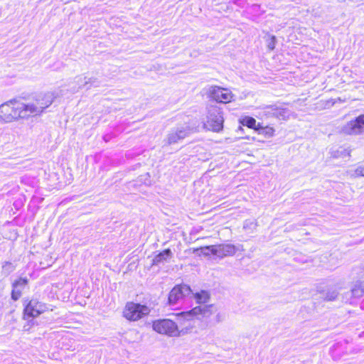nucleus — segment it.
Masks as SVG:
<instances>
[{
	"mask_svg": "<svg viewBox=\"0 0 364 364\" xmlns=\"http://www.w3.org/2000/svg\"><path fill=\"white\" fill-rule=\"evenodd\" d=\"M193 297L198 304H205L210 299V294L207 291L201 290L194 294Z\"/></svg>",
	"mask_w": 364,
	"mask_h": 364,
	"instance_id": "nucleus-15",
	"label": "nucleus"
},
{
	"mask_svg": "<svg viewBox=\"0 0 364 364\" xmlns=\"http://www.w3.org/2000/svg\"><path fill=\"white\" fill-rule=\"evenodd\" d=\"M332 156L334 158H345L350 156V151L347 149L340 147L338 150L332 153Z\"/></svg>",
	"mask_w": 364,
	"mask_h": 364,
	"instance_id": "nucleus-21",
	"label": "nucleus"
},
{
	"mask_svg": "<svg viewBox=\"0 0 364 364\" xmlns=\"http://www.w3.org/2000/svg\"><path fill=\"white\" fill-rule=\"evenodd\" d=\"M19 102L13 99L0 105V121L11 122L21 118Z\"/></svg>",
	"mask_w": 364,
	"mask_h": 364,
	"instance_id": "nucleus-4",
	"label": "nucleus"
},
{
	"mask_svg": "<svg viewBox=\"0 0 364 364\" xmlns=\"http://www.w3.org/2000/svg\"><path fill=\"white\" fill-rule=\"evenodd\" d=\"M28 279L26 277H18L14 279L11 284V299L14 301L18 300L24 289L28 287Z\"/></svg>",
	"mask_w": 364,
	"mask_h": 364,
	"instance_id": "nucleus-11",
	"label": "nucleus"
},
{
	"mask_svg": "<svg viewBox=\"0 0 364 364\" xmlns=\"http://www.w3.org/2000/svg\"><path fill=\"white\" fill-rule=\"evenodd\" d=\"M360 308L364 310V299L360 303Z\"/></svg>",
	"mask_w": 364,
	"mask_h": 364,
	"instance_id": "nucleus-32",
	"label": "nucleus"
},
{
	"mask_svg": "<svg viewBox=\"0 0 364 364\" xmlns=\"http://www.w3.org/2000/svg\"><path fill=\"white\" fill-rule=\"evenodd\" d=\"M84 85H90V86L87 87L89 89L91 87H99L100 86V81L96 77H90L87 79V80H85Z\"/></svg>",
	"mask_w": 364,
	"mask_h": 364,
	"instance_id": "nucleus-24",
	"label": "nucleus"
},
{
	"mask_svg": "<svg viewBox=\"0 0 364 364\" xmlns=\"http://www.w3.org/2000/svg\"><path fill=\"white\" fill-rule=\"evenodd\" d=\"M56 96L53 92L40 94L31 102L23 103L19 102L21 119L40 115L44 110L52 105Z\"/></svg>",
	"mask_w": 364,
	"mask_h": 364,
	"instance_id": "nucleus-1",
	"label": "nucleus"
},
{
	"mask_svg": "<svg viewBox=\"0 0 364 364\" xmlns=\"http://www.w3.org/2000/svg\"><path fill=\"white\" fill-rule=\"evenodd\" d=\"M364 132V114L346 123L341 129V132L348 135L359 134Z\"/></svg>",
	"mask_w": 364,
	"mask_h": 364,
	"instance_id": "nucleus-9",
	"label": "nucleus"
},
{
	"mask_svg": "<svg viewBox=\"0 0 364 364\" xmlns=\"http://www.w3.org/2000/svg\"><path fill=\"white\" fill-rule=\"evenodd\" d=\"M259 114L262 118H274V105L264 107L261 109Z\"/></svg>",
	"mask_w": 364,
	"mask_h": 364,
	"instance_id": "nucleus-17",
	"label": "nucleus"
},
{
	"mask_svg": "<svg viewBox=\"0 0 364 364\" xmlns=\"http://www.w3.org/2000/svg\"><path fill=\"white\" fill-rule=\"evenodd\" d=\"M262 133H264L266 135L271 136L274 134V129L272 127H266L264 128H262Z\"/></svg>",
	"mask_w": 364,
	"mask_h": 364,
	"instance_id": "nucleus-29",
	"label": "nucleus"
},
{
	"mask_svg": "<svg viewBox=\"0 0 364 364\" xmlns=\"http://www.w3.org/2000/svg\"><path fill=\"white\" fill-rule=\"evenodd\" d=\"M257 225L256 223L252 220H245L243 225V228L245 230H253L255 229Z\"/></svg>",
	"mask_w": 364,
	"mask_h": 364,
	"instance_id": "nucleus-26",
	"label": "nucleus"
},
{
	"mask_svg": "<svg viewBox=\"0 0 364 364\" xmlns=\"http://www.w3.org/2000/svg\"><path fill=\"white\" fill-rule=\"evenodd\" d=\"M204 127L213 132H219L223 127V112L220 108L210 107L208 109L207 120L204 123Z\"/></svg>",
	"mask_w": 364,
	"mask_h": 364,
	"instance_id": "nucleus-5",
	"label": "nucleus"
},
{
	"mask_svg": "<svg viewBox=\"0 0 364 364\" xmlns=\"http://www.w3.org/2000/svg\"><path fill=\"white\" fill-rule=\"evenodd\" d=\"M153 329L159 333L169 336L180 335L177 325L171 319H159L154 321Z\"/></svg>",
	"mask_w": 364,
	"mask_h": 364,
	"instance_id": "nucleus-7",
	"label": "nucleus"
},
{
	"mask_svg": "<svg viewBox=\"0 0 364 364\" xmlns=\"http://www.w3.org/2000/svg\"><path fill=\"white\" fill-rule=\"evenodd\" d=\"M174 132L178 135L179 138L182 140L192 133V129L189 127H181L177 128Z\"/></svg>",
	"mask_w": 364,
	"mask_h": 364,
	"instance_id": "nucleus-19",
	"label": "nucleus"
},
{
	"mask_svg": "<svg viewBox=\"0 0 364 364\" xmlns=\"http://www.w3.org/2000/svg\"><path fill=\"white\" fill-rule=\"evenodd\" d=\"M191 294H193L189 286L186 284L177 285L172 289L168 294V304L175 306Z\"/></svg>",
	"mask_w": 364,
	"mask_h": 364,
	"instance_id": "nucleus-8",
	"label": "nucleus"
},
{
	"mask_svg": "<svg viewBox=\"0 0 364 364\" xmlns=\"http://www.w3.org/2000/svg\"><path fill=\"white\" fill-rule=\"evenodd\" d=\"M217 311L215 305L198 306L191 310L181 311L177 314L179 319L183 321H192L195 318L203 319L209 318L213 313Z\"/></svg>",
	"mask_w": 364,
	"mask_h": 364,
	"instance_id": "nucleus-2",
	"label": "nucleus"
},
{
	"mask_svg": "<svg viewBox=\"0 0 364 364\" xmlns=\"http://www.w3.org/2000/svg\"><path fill=\"white\" fill-rule=\"evenodd\" d=\"M276 37L272 36L267 41V47L269 50H273L275 48Z\"/></svg>",
	"mask_w": 364,
	"mask_h": 364,
	"instance_id": "nucleus-27",
	"label": "nucleus"
},
{
	"mask_svg": "<svg viewBox=\"0 0 364 364\" xmlns=\"http://www.w3.org/2000/svg\"><path fill=\"white\" fill-rule=\"evenodd\" d=\"M210 97L218 102L228 103L231 101L233 95L229 90L215 86L210 90Z\"/></svg>",
	"mask_w": 364,
	"mask_h": 364,
	"instance_id": "nucleus-10",
	"label": "nucleus"
},
{
	"mask_svg": "<svg viewBox=\"0 0 364 364\" xmlns=\"http://www.w3.org/2000/svg\"><path fill=\"white\" fill-rule=\"evenodd\" d=\"M172 257H173L172 251L169 248L166 249L154 256V257L152 259V264L153 265H159L165 262H168Z\"/></svg>",
	"mask_w": 364,
	"mask_h": 364,
	"instance_id": "nucleus-13",
	"label": "nucleus"
},
{
	"mask_svg": "<svg viewBox=\"0 0 364 364\" xmlns=\"http://www.w3.org/2000/svg\"><path fill=\"white\" fill-rule=\"evenodd\" d=\"M351 294L353 297L359 298L364 294V291L362 289L360 285L356 283L351 290Z\"/></svg>",
	"mask_w": 364,
	"mask_h": 364,
	"instance_id": "nucleus-22",
	"label": "nucleus"
},
{
	"mask_svg": "<svg viewBox=\"0 0 364 364\" xmlns=\"http://www.w3.org/2000/svg\"><path fill=\"white\" fill-rule=\"evenodd\" d=\"M150 313L149 308L146 305L127 303L124 310V316L129 321H137Z\"/></svg>",
	"mask_w": 364,
	"mask_h": 364,
	"instance_id": "nucleus-6",
	"label": "nucleus"
},
{
	"mask_svg": "<svg viewBox=\"0 0 364 364\" xmlns=\"http://www.w3.org/2000/svg\"><path fill=\"white\" fill-rule=\"evenodd\" d=\"M217 257L223 258L225 257L232 256L235 254L237 249L232 244H221L216 245Z\"/></svg>",
	"mask_w": 364,
	"mask_h": 364,
	"instance_id": "nucleus-12",
	"label": "nucleus"
},
{
	"mask_svg": "<svg viewBox=\"0 0 364 364\" xmlns=\"http://www.w3.org/2000/svg\"><path fill=\"white\" fill-rule=\"evenodd\" d=\"M23 306V318L29 320L36 318L48 309L47 305L36 298H24L22 301Z\"/></svg>",
	"mask_w": 364,
	"mask_h": 364,
	"instance_id": "nucleus-3",
	"label": "nucleus"
},
{
	"mask_svg": "<svg viewBox=\"0 0 364 364\" xmlns=\"http://www.w3.org/2000/svg\"><path fill=\"white\" fill-rule=\"evenodd\" d=\"M241 122L249 128H253L256 124V120L251 117H245Z\"/></svg>",
	"mask_w": 364,
	"mask_h": 364,
	"instance_id": "nucleus-23",
	"label": "nucleus"
},
{
	"mask_svg": "<svg viewBox=\"0 0 364 364\" xmlns=\"http://www.w3.org/2000/svg\"><path fill=\"white\" fill-rule=\"evenodd\" d=\"M201 254L205 256L215 255L217 256L216 245H210L201 248Z\"/></svg>",
	"mask_w": 364,
	"mask_h": 364,
	"instance_id": "nucleus-20",
	"label": "nucleus"
},
{
	"mask_svg": "<svg viewBox=\"0 0 364 364\" xmlns=\"http://www.w3.org/2000/svg\"><path fill=\"white\" fill-rule=\"evenodd\" d=\"M274 118L286 120L291 114V111L284 105H274Z\"/></svg>",
	"mask_w": 364,
	"mask_h": 364,
	"instance_id": "nucleus-14",
	"label": "nucleus"
},
{
	"mask_svg": "<svg viewBox=\"0 0 364 364\" xmlns=\"http://www.w3.org/2000/svg\"><path fill=\"white\" fill-rule=\"evenodd\" d=\"M16 269V265L9 261H5L2 263L1 274L7 277Z\"/></svg>",
	"mask_w": 364,
	"mask_h": 364,
	"instance_id": "nucleus-16",
	"label": "nucleus"
},
{
	"mask_svg": "<svg viewBox=\"0 0 364 364\" xmlns=\"http://www.w3.org/2000/svg\"><path fill=\"white\" fill-rule=\"evenodd\" d=\"M357 283L360 285V287L364 291V281H360V282H358Z\"/></svg>",
	"mask_w": 364,
	"mask_h": 364,
	"instance_id": "nucleus-31",
	"label": "nucleus"
},
{
	"mask_svg": "<svg viewBox=\"0 0 364 364\" xmlns=\"http://www.w3.org/2000/svg\"><path fill=\"white\" fill-rule=\"evenodd\" d=\"M217 321L218 322L220 321V314H217Z\"/></svg>",
	"mask_w": 364,
	"mask_h": 364,
	"instance_id": "nucleus-33",
	"label": "nucleus"
},
{
	"mask_svg": "<svg viewBox=\"0 0 364 364\" xmlns=\"http://www.w3.org/2000/svg\"><path fill=\"white\" fill-rule=\"evenodd\" d=\"M180 140H181L178 135L176 134V133L174 131H172L168 135V143L169 144H176Z\"/></svg>",
	"mask_w": 364,
	"mask_h": 364,
	"instance_id": "nucleus-25",
	"label": "nucleus"
},
{
	"mask_svg": "<svg viewBox=\"0 0 364 364\" xmlns=\"http://www.w3.org/2000/svg\"><path fill=\"white\" fill-rule=\"evenodd\" d=\"M85 80H87V77H81V76H79V77H77L75 78V82L77 83L78 85V88H81L82 87H85V85H84V82Z\"/></svg>",
	"mask_w": 364,
	"mask_h": 364,
	"instance_id": "nucleus-28",
	"label": "nucleus"
},
{
	"mask_svg": "<svg viewBox=\"0 0 364 364\" xmlns=\"http://www.w3.org/2000/svg\"><path fill=\"white\" fill-rule=\"evenodd\" d=\"M338 295V291L335 288L328 289L326 292L323 293V299L326 301H333Z\"/></svg>",
	"mask_w": 364,
	"mask_h": 364,
	"instance_id": "nucleus-18",
	"label": "nucleus"
},
{
	"mask_svg": "<svg viewBox=\"0 0 364 364\" xmlns=\"http://www.w3.org/2000/svg\"><path fill=\"white\" fill-rule=\"evenodd\" d=\"M355 174L357 176H364V166H360L356 168Z\"/></svg>",
	"mask_w": 364,
	"mask_h": 364,
	"instance_id": "nucleus-30",
	"label": "nucleus"
}]
</instances>
